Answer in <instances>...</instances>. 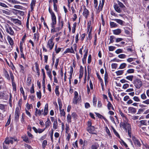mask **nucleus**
I'll return each mask as SVG.
<instances>
[{"instance_id":"nucleus-1","label":"nucleus","mask_w":149,"mask_h":149,"mask_svg":"<svg viewBox=\"0 0 149 149\" xmlns=\"http://www.w3.org/2000/svg\"><path fill=\"white\" fill-rule=\"evenodd\" d=\"M49 11L51 15L52 23L51 24L52 28L55 27V25L56 24V16L54 12L49 7Z\"/></svg>"},{"instance_id":"nucleus-9","label":"nucleus","mask_w":149,"mask_h":149,"mask_svg":"<svg viewBox=\"0 0 149 149\" xmlns=\"http://www.w3.org/2000/svg\"><path fill=\"white\" fill-rule=\"evenodd\" d=\"M54 45V43L53 42L48 40L47 47L49 48L50 50H51L53 48Z\"/></svg>"},{"instance_id":"nucleus-21","label":"nucleus","mask_w":149,"mask_h":149,"mask_svg":"<svg viewBox=\"0 0 149 149\" xmlns=\"http://www.w3.org/2000/svg\"><path fill=\"white\" fill-rule=\"evenodd\" d=\"M95 114L99 118L101 119H103L105 121H107V120L106 118L104 117L100 113H95Z\"/></svg>"},{"instance_id":"nucleus-53","label":"nucleus","mask_w":149,"mask_h":149,"mask_svg":"<svg viewBox=\"0 0 149 149\" xmlns=\"http://www.w3.org/2000/svg\"><path fill=\"white\" fill-rule=\"evenodd\" d=\"M30 92L31 93H34L35 91L34 90V86L33 84H32V86L30 89Z\"/></svg>"},{"instance_id":"nucleus-5","label":"nucleus","mask_w":149,"mask_h":149,"mask_svg":"<svg viewBox=\"0 0 149 149\" xmlns=\"http://www.w3.org/2000/svg\"><path fill=\"white\" fill-rule=\"evenodd\" d=\"M83 7L84 8V10L83 13V15L87 19L89 15V12L88 10L86 8L85 6H84Z\"/></svg>"},{"instance_id":"nucleus-55","label":"nucleus","mask_w":149,"mask_h":149,"mask_svg":"<svg viewBox=\"0 0 149 149\" xmlns=\"http://www.w3.org/2000/svg\"><path fill=\"white\" fill-rule=\"evenodd\" d=\"M113 133H114L115 135L118 137L120 138V136L118 134V132L116 131L115 130L113 127Z\"/></svg>"},{"instance_id":"nucleus-34","label":"nucleus","mask_w":149,"mask_h":149,"mask_svg":"<svg viewBox=\"0 0 149 149\" xmlns=\"http://www.w3.org/2000/svg\"><path fill=\"white\" fill-rule=\"evenodd\" d=\"M58 103L59 105V110L61 109L62 106V104L61 99H58Z\"/></svg>"},{"instance_id":"nucleus-11","label":"nucleus","mask_w":149,"mask_h":149,"mask_svg":"<svg viewBox=\"0 0 149 149\" xmlns=\"http://www.w3.org/2000/svg\"><path fill=\"white\" fill-rule=\"evenodd\" d=\"M95 127L92 126L87 128V131L89 133L94 134L93 132L95 130Z\"/></svg>"},{"instance_id":"nucleus-13","label":"nucleus","mask_w":149,"mask_h":149,"mask_svg":"<svg viewBox=\"0 0 149 149\" xmlns=\"http://www.w3.org/2000/svg\"><path fill=\"white\" fill-rule=\"evenodd\" d=\"M88 50H87L84 55L83 58L82 59V63L84 64H85L86 62V60L88 54Z\"/></svg>"},{"instance_id":"nucleus-12","label":"nucleus","mask_w":149,"mask_h":149,"mask_svg":"<svg viewBox=\"0 0 149 149\" xmlns=\"http://www.w3.org/2000/svg\"><path fill=\"white\" fill-rule=\"evenodd\" d=\"M128 110L130 112L132 113H135L136 111V109L133 107H129L128 108Z\"/></svg>"},{"instance_id":"nucleus-14","label":"nucleus","mask_w":149,"mask_h":149,"mask_svg":"<svg viewBox=\"0 0 149 149\" xmlns=\"http://www.w3.org/2000/svg\"><path fill=\"white\" fill-rule=\"evenodd\" d=\"M108 74L107 71V70H106L104 76V79L105 85H106V84L108 82Z\"/></svg>"},{"instance_id":"nucleus-57","label":"nucleus","mask_w":149,"mask_h":149,"mask_svg":"<svg viewBox=\"0 0 149 149\" xmlns=\"http://www.w3.org/2000/svg\"><path fill=\"white\" fill-rule=\"evenodd\" d=\"M108 93L109 97L110 98V100H111L112 101L113 100V98H112V95L111 94V92H110L109 89L108 90Z\"/></svg>"},{"instance_id":"nucleus-51","label":"nucleus","mask_w":149,"mask_h":149,"mask_svg":"<svg viewBox=\"0 0 149 149\" xmlns=\"http://www.w3.org/2000/svg\"><path fill=\"white\" fill-rule=\"evenodd\" d=\"M145 109V108H143V109H141H141H139L138 111V112L137 113V114H140L141 113H142L143 112V111H144V110Z\"/></svg>"},{"instance_id":"nucleus-22","label":"nucleus","mask_w":149,"mask_h":149,"mask_svg":"<svg viewBox=\"0 0 149 149\" xmlns=\"http://www.w3.org/2000/svg\"><path fill=\"white\" fill-rule=\"evenodd\" d=\"M68 52H70L71 53H74V52L72 47H71V49L67 48L64 52V53L65 54Z\"/></svg>"},{"instance_id":"nucleus-23","label":"nucleus","mask_w":149,"mask_h":149,"mask_svg":"<svg viewBox=\"0 0 149 149\" xmlns=\"http://www.w3.org/2000/svg\"><path fill=\"white\" fill-rule=\"evenodd\" d=\"M59 24H60V25L61 22H60V21H59ZM61 27H60V26L58 27H56V29L58 31H59L63 27V24H64V22L63 21H62L61 22Z\"/></svg>"},{"instance_id":"nucleus-54","label":"nucleus","mask_w":149,"mask_h":149,"mask_svg":"<svg viewBox=\"0 0 149 149\" xmlns=\"http://www.w3.org/2000/svg\"><path fill=\"white\" fill-rule=\"evenodd\" d=\"M36 94L37 97L39 99H40L41 97V93L40 91H39V92H37Z\"/></svg>"},{"instance_id":"nucleus-43","label":"nucleus","mask_w":149,"mask_h":149,"mask_svg":"<svg viewBox=\"0 0 149 149\" xmlns=\"http://www.w3.org/2000/svg\"><path fill=\"white\" fill-rule=\"evenodd\" d=\"M43 113V109H42V110H39L38 112L36 114V116H37L38 115L39 116H40L41 114H42V113Z\"/></svg>"},{"instance_id":"nucleus-52","label":"nucleus","mask_w":149,"mask_h":149,"mask_svg":"<svg viewBox=\"0 0 149 149\" xmlns=\"http://www.w3.org/2000/svg\"><path fill=\"white\" fill-rule=\"evenodd\" d=\"M123 50L121 49H118L116 50L115 51V52L117 54H119L120 53H123Z\"/></svg>"},{"instance_id":"nucleus-41","label":"nucleus","mask_w":149,"mask_h":149,"mask_svg":"<svg viewBox=\"0 0 149 149\" xmlns=\"http://www.w3.org/2000/svg\"><path fill=\"white\" fill-rule=\"evenodd\" d=\"M72 117L74 119L76 120L77 118V115L76 113L75 112H73L71 114Z\"/></svg>"},{"instance_id":"nucleus-47","label":"nucleus","mask_w":149,"mask_h":149,"mask_svg":"<svg viewBox=\"0 0 149 149\" xmlns=\"http://www.w3.org/2000/svg\"><path fill=\"white\" fill-rule=\"evenodd\" d=\"M118 57L120 58H124L126 57V56L125 54H122L118 55Z\"/></svg>"},{"instance_id":"nucleus-62","label":"nucleus","mask_w":149,"mask_h":149,"mask_svg":"<svg viewBox=\"0 0 149 149\" xmlns=\"http://www.w3.org/2000/svg\"><path fill=\"white\" fill-rule=\"evenodd\" d=\"M135 59V58H130L127 59V61L128 62L130 63L134 61Z\"/></svg>"},{"instance_id":"nucleus-61","label":"nucleus","mask_w":149,"mask_h":149,"mask_svg":"<svg viewBox=\"0 0 149 149\" xmlns=\"http://www.w3.org/2000/svg\"><path fill=\"white\" fill-rule=\"evenodd\" d=\"M140 123L141 124L143 125H147V123H146V120H141L140 121Z\"/></svg>"},{"instance_id":"nucleus-7","label":"nucleus","mask_w":149,"mask_h":149,"mask_svg":"<svg viewBox=\"0 0 149 149\" xmlns=\"http://www.w3.org/2000/svg\"><path fill=\"white\" fill-rule=\"evenodd\" d=\"M19 108H17L15 113V120L16 121H17L19 118Z\"/></svg>"},{"instance_id":"nucleus-26","label":"nucleus","mask_w":149,"mask_h":149,"mask_svg":"<svg viewBox=\"0 0 149 149\" xmlns=\"http://www.w3.org/2000/svg\"><path fill=\"white\" fill-rule=\"evenodd\" d=\"M51 124V121L48 118L47 120L45 123V128L48 127Z\"/></svg>"},{"instance_id":"nucleus-60","label":"nucleus","mask_w":149,"mask_h":149,"mask_svg":"<svg viewBox=\"0 0 149 149\" xmlns=\"http://www.w3.org/2000/svg\"><path fill=\"white\" fill-rule=\"evenodd\" d=\"M133 100L136 102H139L140 101V99L137 96H134L133 98Z\"/></svg>"},{"instance_id":"nucleus-31","label":"nucleus","mask_w":149,"mask_h":149,"mask_svg":"<svg viewBox=\"0 0 149 149\" xmlns=\"http://www.w3.org/2000/svg\"><path fill=\"white\" fill-rule=\"evenodd\" d=\"M117 75L119 76L122 74L124 73V70H119L116 72Z\"/></svg>"},{"instance_id":"nucleus-10","label":"nucleus","mask_w":149,"mask_h":149,"mask_svg":"<svg viewBox=\"0 0 149 149\" xmlns=\"http://www.w3.org/2000/svg\"><path fill=\"white\" fill-rule=\"evenodd\" d=\"M48 104L47 103L46 104L45 106V109H44V113H42V114H43L44 116L47 115L48 113Z\"/></svg>"},{"instance_id":"nucleus-44","label":"nucleus","mask_w":149,"mask_h":149,"mask_svg":"<svg viewBox=\"0 0 149 149\" xmlns=\"http://www.w3.org/2000/svg\"><path fill=\"white\" fill-rule=\"evenodd\" d=\"M60 115L61 116H65V113L63 109L60 110Z\"/></svg>"},{"instance_id":"nucleus-56","label":"nucleus","mask_w":149,"mask_h":149,"mask_svg":"<svg viewBox=\"0 0 149 149\" xmlns=\"http://www.w3.org/2000/svg\"><path fill=\"white\" fill-rule=\"evenodd\" d=\"M12 86L13 87V90L16 91V85L15 82H14L13 81L12 82Z\"/></svg>"},{"instance_id":"nucleus-6","label":"nucleus","mask_w":149,"mask_h":149,"mask_svg":"<svg viewBox=\"0 0 149 149\" xmlns=\"http://www.w3.org/2000/svg\"><path fill=\"white\" fill-rule=\"evenodd\" d=\"M19 48L20 49V55H21V57L24 60L26 59V57L24 56V55L23 53V48L22 47V43H21V42L20 43V46Z\"/></svg>"},{"instance_id":"nucleus-18","label":"nucleus","mask_w":149,"mask_h":149,"mask_svg":"<svg viewBox=\"0 0 149 149\" xmlns=\"http://www.w3.org/2000/svg\"><path fill=\"white\" fill-rule=\"evenodd\" d=\"M11 20L15 24L17 23L19 25H20L21 24V21L18 19L12 18Z\"/></svg>"},{"instance_id":"nucleus-45","label":"nucleus","mask_w":149,"mask_h":149,"mask_svg":"<svg viewBox=\"0 0 149 149\" xmlns=\"http://www.w3.org/2000/svg\"><path fill=\"white\" fill-rule=\"evenodd\" d=\"M4 73L5 75V76L8 79H10V78L9 77V75L7 72V71L6 70H5Z\"/></svg>"},{"instance_id":"nucleus-3","label":"nucleus","mask_w":149,"mask_h":149,"mask_svg":"<svg viewBox=\"0 0 149 149\" xmlns=\"http://www.w3.org/2000/svg\"><path fill=\"white\" fill-rule=\"evenodd\" d=\"M5 28L6 32L11 36L14 35V32L12 28L8 24H6L5 25Z\"/></svg>"},{"instance_id":"nucleus-59","label":"nucleus","mask_w":149,"mask_h":149,"mask_svg":"<svg viewBox=\"0 0 149 149\" xmlns=\"http://www.w3.org/2000/svg\"><path fill=\"white\" fill-rule=\"evenodd\" d=\"M134 72V70L133 69H129L127 71V73H133Z\"/></svg>"},{"instance_id":"nucleus-63","label":"nucleus","mask_w":149,"mask_h":149,"mask_svg":"<svg viewBox=\"0 0 149 149\" xmlns=\"http://www.w3.org/2000/svg\"><path fill=\"white\" fill-rule=\"evenodd\" d=\"M3 143H4V144H9L10 143L9 139L8 138H6Z\"/></svg>"},{"instance_id":"nucleus-35","label":"nucleus","mask_w":149,"mask_h":149,"mask_svg":"<svg viewBox=\"0 0 149 149\" xmlns=\"http://www.w3.org/2000/svg\"><path fill=\"white\" fill-rule=\"evenodd\" d=\"M127 123V122L126 121L123 123L122 122H121L120 124V127H123V128L125 129V126Z\"/></svg>"},{"instance_id":"nucleus-37","label":"nucleus","mask_w":149,"mask_h":149,"mask_svg":"<svg viewBox=\"0 0 149 149\" xmlns=\"http://www.w3.org/2000/svg\"><path fill=\"white\" fill-rule=\"evenodd\" d=\"M110 26L111 28L115 27L117 26V25L114 22H110Z\"/></svg>"},{"instance_id":"nucleus-64","label":"nucleus","mask_w":149,"mask_h":149,"mask_svg":"<svg viewBox=\"0 0 149 149\" xmlns=\"http://www.w3.org/2000/svg\"><path fill=\"white\" fill-rule=\"evenodd\" d=\"M141 98L143 100H145L147 97L145 93H143L141 95Z\"/></svg>"},{"instance_id":"nucleus-49","label":"nucleus","mask_w":149,"mask_h":149,"mask_svg":"<svg viewBox=\"0 0 149 149\" xmlns=\"http://www.w3.org/2000/svg\"><path fill=\"white\" fill-rule=\"evenodd\" d=\"M53 6L54 10L57 13L58 12V10L57 5L56 4H53Z\"/></svg>"},{"instance_id":"nucleus-8","label":"nucleus","mask_w":149,"mask_h":149,"mask_svg":"<svg viewBox=\"0 0 149 149\" xmlns=\"http://www.w3.org/2000/svg\"><path fill=\"white\" fill-rule=\"evenodd\" d=\"M132 140L135 145L136 146L140 147L141 146V143L138 139H137L135 137L133 136L132 138Z\"/></svg>"},{"instance_id":"nucleus-19","label":"nucleus","mask_w":149,"mask_h":149,"mask_svg":"<svg viewBox=\"0 0 149 149\" xmlns=\"http://www.w3.org/2000/svg\"><path fill=\"white\" fill-rule=\"evenodd\" d=\"M104 1H102V4H101V1H100V3L99 4V6L98 7V9L97 10L98 12H100L101 11V10H102L104 4Z\"/></svg>"},{"instance_id":"nucleus-29","label":"nucleus","mask_w":149,"mask_h":149,"mask_svg":"<svg viewBox=\"0 0 149 149\" xmlns=\"http://www.w3.org/2000/svg\"><path fill=\"white\" fill-rule=\"evenodd\" d=\"M31 78L30 77H28L27 79L26 84L27 85L29 86L31 84Z\"/></svg>"},{"instance_id":"nucleus-16","label":"nucleus","mask_w":149,"mask_h":149,"mask_svg":"<svg viewBox=\"0 0 149 149\" xmlns=\"http://www.w3.org/2000/svg\"><path fill=\"white\" fill-rule=\"evenodd\" d=\"M114 7L116 11L118 13H120L122 10L119 7L117 4H115L114 5Z\"/></svg>"},{"instance_id":"nucleus-48","label":"nucleus","mask_w":149,"mask_h":149,"mask_svg":"<svg viewBox=\"0 0 149 149\" xmlns=\"http://www.w3.org/2000/svg\"><path fill=\"white\" fill-rule=\"evenodd\" d=\"M51 71H47V75H48V76L50 78V80H52V75H51Z\"/></svg>"},{"instance_id":"nucleus-24","label":"nucleus","mask_w":149,"mask_h":149,"mask_svg":"<svg viewBox=\"0 0 149 149\" xmlns=\"http://www.w3.org/2000/svg\"><path fill=\"white\" fill-rule=\"evenodd\" d=\"M8 42L11 45H13V41L12 38L10 36H8Z\"/></svg>"},{"instance_id":"nucleus-46","label":"nucleus","mask_w":149,"mask_h":149,"mask_svg":"<svg viewBox=\"0 0 149 149\" xmlns=\"http://www.w3.org/2000/svg\"><path fill=\"white\" fill-rule=\"evenodd\" d=\"M115 38V37L113 36H110V43H113L114 41L113 40V39Z\"/></svg>"},{"instance_id":"nucleus-50","label":"nucleus","mask_w":149,"mask_h":149,"mask_svg":"<svg viewBox=\"0 0 149 149\" xmlns=\"http://www.w3.org/2000/svg\"><path fill=\"white\" fill-rule=\"evenodd\" d=\"M97 99L96 97H94L93 99V105L94 107H96V105Z\"/></svg>"},{"instance_id":"nucleus-33","label":"nucleus","mask_w":149,"mask_h":149,"mask_svg":"<svg viewBox=\"0 0 149 149\" xmlns=\"http://www.w3.org/2000/svg\"><path fill=\"white\" fill-rule=\"evenodd\" d=\"M105 128L106 131L107 133L108 134V135L109 136V137H110L111 138L112 136H111V134L110 133L109 130L108 128L106 126L105 127Z\"/></svg>"},{"instance_id":"nucleus-40","label":"nucleus","mask_w":149,"mask_h":149,"mask_svg":"<svg viewBox=\"0 0 149 149\" xmlns=\"http://www.w3.org/2000/svg\"><path fill=\"white\" fill-rule=\"evenodd\" d=\"M67 120L68 123H70L71 122V116L69 114H68L67 116Z\"/></svg>"},{"instance_id":"nucleus-38","label":"nucleus","mask_w":149,"mask_h":149,"mask_svg":"<svg viewBox=\"0 0 149 149\" xmlns=\"http://www.w3.org/2000/svg\"><path fill=\"white\" fill-rule=\"evenodd\" d=\"M133 76L132 75H130L127 76L126 77V79H128L129 80H130L131 81H132L133 80Z\"/></svg>"},{"instance_id":"nucleus-4","label":"nucleus","mask_w":149,"mask_h":149,"mask_svg":"<svg viewBox=\"0 0 149 149\" xmlns=\"http://www.w3.org/2000/svg\"><path fill=\"white\" fill-rule=\"evenodd\" d=\"M125 129L127 131V132L128 134V135L129 137L131 138V137L132 132H131V126L127 122L125 126Z\"/></svg>"},{"instance_id":"nucleus-2","label":"nucleus","mask_w":149,"mask_h":149,"mask_svg":"<svg viewBox=\"0 0 149 149\" xmlns=\"http://www.w3.org/2000/svg\"><path fill=\"white\" fill-rule=\"evenodd\" d=\"M133 83L136 88H139L142 85V82L141 80L139 79H134Z\"/></svg>"},{"instance_id":"nucleus-25","label":"nucleus","mask_w":149,"mask_h":149,"mask_svg":"<svg viewBox=\"0 0 149 149\" xmlns=\"http://www.w3.org/2000/svg\"><path fill=\"white\" fill-rule=\"evenodd\" d=\"M107 106L108 107V109L109 110H110L111 109L113 110H114V108L113 107V106L111 104L110 102H108V103L107 105Z\"/></svg>"},{"instance_id":"nucleus-28","label":"nucleus","mask_w":149,"mask_h":149,"mask_svg":"<svg viewBox=\"0 0 149 149\" xmlns=\"http://www.w3.org/2000/svg\"><path fill=\"white\" fill-rule=\"evenodd\" d=\"M59 86H56V88L55 90V92L57 96H58L59 95V92L58 91Z\"/></svg>"},{"instance_id":"nucleus-17","label":"nucleus","mask_w":149,"mask_h":149,"mask_svg":"<svg viewBox=\"0 0 149 149\" xmlns=\"http://www.w3.org/2000/svg\"><path fill=\"white\" fill-rule=\"evenodd\" d=\"M121 32V30L120 29H117L113 31V34L116 35H119Z\"/></svg>"},{"instance_id":"nucleus-20","label":"nucleus","mask_w":149,"mask_h":149,"mask_svg":"<svg viewBox=\"0 0 149 149\" xmlns=\"http://www.w3.org/2000/svg\"><path fill=\"white\" fill-rule=\"evenodd\" d=\"M83 68L82 66H81L79 70V77H82L83 74Z\"/></svg>"},{"instance_id":"nucleus-42","label":"nucleus","mask_w":149,"mask_h":149,"mask_svg":"<svg viewBox=\"0 0 149 149\" xmlns=\"http://www.w3.org/2000/svg\"><path fill=\"white\" fill-rule=\"evenodd\" d=\"M35 5V1L34 0H32V2L31 3V7L32 9H33L34 8V6Z\"/></svg>"},{"instance_id":"nucleus-36","label":"nucleus","mask_w":149,"mask_h":149,"mask_svg":"<svg viewBox=\"0 0 149 149\" xmlns=\"http://www.w3.org/2000/svg\"><path fill=\"white\" fill-rule=\"evenodd\" d=\"M77 25V23L75 22L73 24V26L72 28V33H74L76 30V27Z\"/></svg>"},{"instance_id":"nucleus-15","label":"nucleus","mask_w":149,"mask_h":149,"mask_svg":"<svg viewBox=\"0 0 149 149\" xmlns=\"http://www.w3.org/2000/svg\"><path fill=\"white\" fill-rule=\"evenodd\" d=\"M112 20H113L116 21L118 23L122 25H123V23H125V22H124L123 21L120 19H112Z\"/></svg>"},{"instance_id":"nucleus-58","label":"nucleus","mask_w":149,"mask_h":149,"mask_svg":"<svg viewBox=\"0 0 149 149\" xmlns=\"http://www.w3.org/2000/svg\"><path fill=\"white\" fill-rule=\"evenodd\" d=\"M115 48L116 47H115L113 46H109V50L110 51H113L115 49Z\"/></svg>"},{"instance_id":"nucleus-27","label":"nucleus","mask_w":149,"mask_h":149,"mask_svg":"<svg viewBox=\"0 0 149 149\" xmlns=\"http://www.w3.org/2000/svg\"><path fill=\"white\" fill-rule=\"evenodd\" d=\"M22 138L23 139V141L26 143H29V141L28 140V138L27 136H22Z\"/></svg>"},{"instance_id":"nucleus-30","label":"nucleus","mask_w":149,"mask_h":149,"mask_svg":"<svg viewBox=\"0 0 149 149\" xmlns=\"http://www.w3.org/2000/svg\"><path fill=\"white\" fill-rule=\"evenodd\" d=\"M58 123L57 120H56L54 121L53 123V127L55 129H56L57 128Z\"/></svg>"},{"instance_id":"nucleus-32","label":"nucleus","mask_w":149,"mask_h":149,"mask_svg":"<svg viewBox=\"0 0 149 149\" xmlns=\"http://www.w3.org/2000/svg\"><path fill=\"white\" fill-rule=\"evenodd\" d=\"M127 66V64L126 63H123L121 64L119 68V69H123L124 68Z\"/></svg>"},{"instance_id":"nucleus-39","label":"nucleus","mask_w":149,"mask_h":149,"mask_svg":"<svg viewBox=\"0 0 149 149\" xmlns=\"http://www.w3.org/2000/svg\"><path fill=\"white\" fill-rule=\"evenodd\" d=\"M40 37V34L39 33H35L34 34V39H36L37 38V40H38Z\"/></svg>"}]
</instances>
